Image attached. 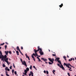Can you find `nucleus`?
<instances>
[{"label":"nucleus","instance_id":"1","mask_svg":"<svg viewBox=\"0 0 76 76\" xmlns=\"http://www.w3.org/2000/svg\"><path fill=\"white\" fill-rule=\"evenodd\" d=\"M40 50L39 53L40 54V55H43L44 53H43V52L42 51V49L41 48H38V50H34V51H35V53H37V52L38 51Z\"/></svg>","mask_w":76,"mask_h":76},{"label":"nucleus","instance_id":"2","mask_svg":"<svg viewBox=\"0 0 76 76\" xmlns=\"http://www.w3.org/2000/svg\"><path fill=\"white\" fill-rule=\"evenodd\" d=\"M9 59V58H7V56L6 55H5L4 56V60L5 62L7 63L8 65H9V62H8V60Z\"/></svg>","mask_w":76,"mask_h":76},{"label":"nucleus","instance_id":"3","mask_svg":"<svg viewBox=\"0 0 76 76\" xmlns=\"http://www.w3.org/2000/svg\"><path fill=\"white\" fill-rule=\"evenodd\" d=\"M0 58H4V56H5V55H4V56L3 55H2V53L1 51H0Z\"/></svg>","mask_w":76,"mask_h":76},{"label":"nucleus","instance_id":"4","mask_svg":"<svg viewBox=\"0 0 76 76\" xmlns=\"http://www.w3.org/2000/svg\"><path fill=\"white\" fill-rule=\"evenodd\" d=\"M22 64L23 65L25 66L26 67H27V65H26V62L25 61H23V62H22Z\"/></svg>","mask_w":76,"mask_h":76},{"label":"nucleus","instance_id":"5","mask_svg":"<svg viewBox=\"0 0 76 76\" xmlns=\"http://www.w3.org/2000/svg\"><path fill=\"white\" fill-rule=\"evenodd\" d=\"M48 60H49V61H50L52 63H53V61H54V59L53 58L52 59H51V58H48Z\"/></svg>","mask_w":76,"mask_h":76},{"label":"nucleus","instance_id":"6","mask_svg":"<svg viewBox=\"0 0 76 76\" xmlns=\"http://www.w3.org/2000/svg\"><path fill=\"white\" fill-rule=\"evenodd\" d=\"M60 67L62 68L63 70H64V68L63 67V65L61 64V66H60Z\"/></svg>","mask_w":76,"mask_h":76},{"label":"nucleus","instance_id":"7","mask_svg":"<svg viewBox=\"0 0 76 76\" xmlns=\"http://www.w3.org/2000/svg\"><path fill=\"white\" fill-rule=\"evenodd\" d=\"M32 56H34L36 57H37V56H38V54L37 53H35V54L34 53L33 54H32Z\"/></svg>","mask_w":76,"mask_h":76},{"label":"nucleus","instance_id":"8","mask_svg":"<svg viewBox=\"0 0 76 76\" xmlns=\"http://www.w3.org/2000/svg\"><path fill=\"white\" fill-rule=\"evenodd\" d=\"M5 70H7V71H10V69L8 68V67H6L5 68Z\"/></svg>","mask_w":76,"mask_h":76},{"label":"nucleus","instance_id":"9","mask_svg":"<svg viewBox=\"0 0 76 76\" xmlns=\"http://www.w3.org/2000/svg\"><path fill=\"white\" fill-rule=\"evenodd\" d=\"M41 59H42V60H44V61H47V59H45L44 58H42Z\"/></svg>","mask_w":76,"mask_h":76},{"label":"nucleus","instance_id":"10","mask_svg":"<svg viewBox=\"0 0 76 76\" xmlns=\"http://www.w3.org/2000/svg\"><path fill=\"white\" fill-rule=\"evenodd\" d=\"M64 66H66V67H68V66H69V65H68V64H66V63H64Z\"/></svg>","mask_w":76,"mask_h":76},{"label":"nucleus","instance_id":"11","mask_svg":"<svg viewBox=\"0 0 76 76\" xmlns=\"http://www.w3.org/2000/svg\"><path fill=\"white\" fill-rule=\"evenodd\" d=\"M5 54H6V55H7H7H8V53H9L8 51H5Z\"/></svg>","mask_w":76,"mask_h":76},{"label":"nucleus","instance_id":"12","mask_svg":"<svg viewBox=\"0 0 76 76\" xmlns=\"http://www.w3.org/2000/svg\"><path fill=\"white\" fill-rule=\"evenodd\" d=\"M57 61L58 62V63H59V64H61V62L59 60H57Z\"/></svg>","mask_w":76,"mask_h":76},{"label":"nucleus","instance_id":"13","mask_svg":"<svg viewBox=\"0 0 76 76\" xmlns=\"http://www.w3.org/2000/svg\"><path fill=\"white\" fill-rule=\"evenodd\" d=\"M2 66L3 67H6V65H5V64H3L2 65Z\"/></svg>","mask_w":76,"mask_h":76},{"label":"nucleus","instance_id":"14","mask_svg":"<svg viewBox=\"0 0 76 76\" xmlns=\"http://www.w3.org/2000/svg\"><path fill=\"white\" fill-rule=\"evenodd\" d=\"M17 50H20V49H19V47L18 46H17Z\"/></svg>","mask_w":76,"mask_h":76},{"label":"nucleus","instance_id":"15","mask_svg":"<svg viewBox=\"0 0 76 76\" xmlns=\"http://www.w3.org/2000/svg\"><path fill=\"white\" fill-rule=\"evenodd\" d=\"M16 53L17 55L18 56V55H19V52H18V51H16Z\"/></svg>","mask_w":76,"mask_h":76},{"label":"nucleus","instance_id":"16","mask_svg":"<svg viewBox=\"0 0 76 76\" xmlns=\"http://www.w3.org/2000/svg\"><path fill=\"white\" fill-rule=\"evenodd\" d=\"M30 74L31 75H34V73H33V72L32 71L30 72Z\"/></svg>","mask_w":76,"mask_h":76},{"label":"nucleus","instance_id":"17","mask_svg":"<svg viewBox=\"0 0 76 76\" xmlns=\"http://www.w3.org/2000/svg\"><path fill=\"white\" fill-rule=\"evenodd\" d=\"M37 58L38 59L39 61H41V60H40V59H39V58L38 57H37Z\"/></svg>","mask_w":76,"mask_h":76},{"label":"nucleus","instance_id":"18","mask_svg":"<svg viewBox=\"0 0 76 76\" xmlns=\"http://www.w3.org/2000/svg\"><path fill=\"white\" fill-rule=\"evenodd\" d=\"M24 72H25V73H27V72H28V71L27 70H26V69L24 70Z\"/></svg>","mask_w":76,"mask_h":76},{"label":"nucleus","instance_id":"19","mask_svg":"<svg viewBox=\"0 0 76 76\" xmlns=\"http://www.w3.org/2000/svg\"><path fill=\"white\" fill-rule=\"evenodd\" d=\"M63 6V4H62L61 5H59V6H60V7H61L62 6Z\"/></svg>","mask_w":76,"mask_h":76},{"label":"nucleus","instance_id":"20","mask_svg":"<svg viewBox=\"0 0 76 76\" xmlns=\"http://www.w3.org/2000/svg\"><path fill=\"white\" fill-rule=\"evenodd\" d=\"M27 71H29V69L28 68V67H27L26 68V69Z\"/></svg>","mask_w":76,"mask_h":76},{"label":"nucleus","instance_id":"21","mask_svg":"<svg viewBox=\"0 0 76 76\" xmlns=\"http://www.w3.org/2000/svg\"><path fill=\"white\" fill-rule=\"evenodd\" d=\"M48 63H49V64H53V63H51L49 62H48Z\"/></svg>","mask_w":76,"mask_h":76},{"label":"nucleus","instance_id":"22","mask_svg":"<svg viewBox=\"0 0 76 76\" xmlns=\"http://www.w3.org/2000/svg\"><path fill=\"white\" fill-rule=\"evenodd\" d=\"M23 75H26H26H27L26 73H26V72H25V73L23 72Z\"/></svg>","mask_w":76,"mask_h":76},{"label":"nucleus","instance_id":"23","mask_svg":"<svg viewBox=\"0 0 76 76\" xmlns=\"http://www.w3.org/2000/svg\"><path fill=\"white\" fill-rule=\"evenodd\" d=\"M32 67V65H31L29 67L30 69H31Z\"/></svg>","mask_w":76,"mask_h":76},{"label":"nucleus","instance_id":"24","mask_svg":"<svg viewBox=\"0 0 76 76\" xmlns=\"http://www.w3.org/2000/svg\"><path fill=\"white\" fill-rule=\"evenodd\" d=\"M52 72L53 73H55V72H56V71L55 70H53Z\"/></svg>","mask_w":76,"mask_h":76},{"label":"nucleus","instance_id":"25","mask_svg":"<svg viewBox=\"0 0 76 76\" xmlns=\"http://www.w3.org/2000/svg\"><path fill=\"white\" fill-rule=\"evenodd\" d=\"M14 73H15V75H17V72H16V71H15L14 72Z\"/></svg>","mask_w":76,"mask_h":76},{"label":"nucleus","instance_id":"26","mask_svg":"<svg viewBox=\"0 0 76 76\" xmlns=\"http://www.w3.org/2000/svg\"><path fill=\"white\" fill-rule=\"evenodd\" d=\"M56 59H57V60H60V58H57Z\"/></svg>","mask_w":76,"mask_h":76},{"label":"nucleus","instance_id":"27","mask_svg":"<svg viewBox=\"0 0 76 76\" xmlns=\"http://www.w3.org/2000/svg\"><path fill=\"white\" fill-rule=\"evenodd\" d=\"M2 58L1 60H2V61H4V58Z\"/></svg>","mask_w":76,"mask_h":76},{"label":"nucleus","instance_id":"28","mask_svg":"<svg viewBox=\"0 0 76 76\" xmlns=\"http://www.w3.org/2000/svg\"><path fill=\"white\" fill-rule=\"evenodd\" d=\"M57 65L58 66H59V67H60V66H61H61H60V64H57Z\"/></svg>","mask_w":76,"mask_h":76},{"label":"nucleus","instance_id":"29","mask_svg":"<svg viewBox=\"0 0 76 76\" xmlns=\"http://www.w3.org/2000/svg\"><path fill=\"white\" fill-rule=\"evenodd\" d=\"M4 44V43H3L2 44H1L0 45H3Z\"/></svg>","mask_w":76,"mask_h":76},{"label":"nucleus","instance_id":"30","mask_svg":"<svg viewBox=\"0 0 76 76\" xmlns=\"http://www.w3.org/2000/svg\"><path fill=\"white\" fill-rule=\"evenodd\" d=\"M6 75L7 76H10L7 73H6Z\"/></svg>","mask_w":76,"mask_h":76},{"label":"nucleus","instance_id":"31","mask_svg":"<svg viewBox=\"0 0 76 76\" xmlns=\"http://www.w3.org/2000/svg\"><path fill=\"white\" fill-rule=\"evenodd\" d=\"M46 73L48 75V71L47 70L46 71Z\"/></svg>","mask_w":76,"mask_h":76},{"label":"nucleus","instance_id":"32","mask_svg":"<svg viewBox=\"0 0 76 76\" xmlns=\"http://www.w3.org/2000/svg\"><path fill=\"white\" fill-rule=\"evenodd\" d=\"M9 53H10V54H12V52H11V51H10L9 52Z\"/></svg>","mask_w":76,"mask_h":76},{"label":"nucleus","instance_id":"33","mask_svg":"<svg viewBox=\"0 0 76 76\" xmlns=\"http://www.w3.org/2000/svg\"><path fill=\"white\" fill-rule=\"evenodd\" d=\"M12 66H10V69H12Z\"/></svg>","mask_w":76,"mask_h":76},{"label":"nucleus","instance_id":"34","mask_svg":"<svg viewBox=\"0 0 76 76\" xmlns=\"http://www.w3.org/2000/svg\"><path fill=\"white\" fill-rule=\"evenodd\" d=\"M13 64V67L14 68H15V65L14 64Z\"/></svg>","mask_w":76,"mask_h":76},{"label":"nucleus","instance_id":"35","mask_svg":"<svg viewBox=\"0 0 76 76\" xmlns=\"http://www.w3.org/2000/svg\"><path fill=\"white\" fill-rule=\"evenodd\" d=\"M52 55L53 56H56V54H53Z\"/></svg>","mask_w":76,"mask_h":76},{"label":"nucleus","instance_id":"36","mask_svg":"<svg viewBox=\"0 0 76 76\" xmlns=\"http://www.w3.org/2000/svg\"><path fill=\"white\" fill-rule=\"evenodd\" d=\"M5 49H6V47H7V45H5Z\"/></svg>","mask_w":76,"mask_h":76},{"label":"nucleus","instance_id":"37","mask_svg":"<svg viewBox=\"0 0 76 76\" xmlns=\"http://www.w3.org/2000/svg\"><path fill=\"white\" fill-rule=\"evenodd\" d=\"M32 58H34V56H33V55H32Z\"/></svg>","mask_w":76,"mask_h":76},{"label":"nucleus","instance_id":"38","mask_svg":"<svg viewBox=\"0 0 76 76\" xmlns=\"http://www.w3.org/2000/svg\"><path fill=\"white\" fill-rule=\"evenodd\" d=\"M20 60L21 61L22 63V62H23V61H22V59L20 58Z\"/></svg>","mask_w":76,"mask_h":76},{"label":"nucleus","instance_id":"39","mask_svg":"<svg viewBox=\"0 0 76 76\" xmlns=\"http://www.w3.org/2000/svg\"><path fill=\"white\" fill-rule=\"evenodd\" d=\"M44 72L45 73H46V71H45V70H44Z\"/></svg>","mask_w":76,"mask_h":76},{"label":"nucleus","instance_id":"40","mask_svg":"<svg viewBox=\"0 0 76 76\" xmlns=\"http://www.w3.org/2000/svg\"><path fill=\"white\" fill-rule=\"evenodd\" d=\"M63 58H66L65 56H63Z\"/></svg>","mask_w":76,"mask_h":76},{"label":"nucleus","instance_id":"41","mask_svg":"<svg viewBox=\"0 0 76 76\" xmlns=\"http://www.w3.org/2000/svg\"><path fill=\"white\" fill-rule=\"evenodd\" d=\"M14 71H15V70H14V69H13L12 70V72H14Z\"/></svg>","mask_w":76,"mask_h":76},{"label":"nucleus","instance_id":"42","mask_svg":"<svg viewBox=\"0 0 76 76\" xmlns=\"http://www.w3.org/2000/svg\"><path fill=\"white\" fill-rule=\"evenodd\" d=\"M21 50H23V47H21Z\"/></svg>","mask_w":76,"mask_h":76},{"label":"nucleus","instance_id":"43","mask_svg":"<svg viewBox=\"0 0 76 76\" xmlns=\"http://www.w3.org/2000/svg\"><path fill=\"white\" fill-rule=\"evenodd\" d=\"M68 76H70V74H69V73H68Z\"/></svg>","mask_w":76,"mask_h":76},{"label":"nucleus","instance_id":"44","mask_svg":"<svg viewBox=\"0 0 76 76\" xmlns=\"http://www.w3.org/2000/svg\"><path fill=\"white\" fill-rule=\"evenodd\" d=\"M29 76H31V74L30 73V74H29Z\"/></svg>","mask_w":76,"mask_h":76},{"label":"nucleus","instance_id":"45","mask_svg":"<svg viewBox=\"0 0 76 76\" xmlns=\"http://www.w3.org/2000/svg\"><path fill=\"white\" fill-rule=\"evenodd\" d=\"M28 57H28V55H27V56H26V58H28Z\"/></svg>","mask_w":76,"mask_h":76},{"label":"nucleus","instance_id":"46","mask_svg":"<svg viewBox=\"0 0 76 76\" xmlns=\"http://www.w3.org/2000/svg\"><path fill=\"white\" fill-rule=\"evenodd\" d=\"M33 60L34 61H35V58H33Z\"/></svg>","mask_w":76,"mask_h":76},{"label":"nucleus","instance_id":"47","mask_svg":"<svg viewBox=\"0 0 76 76\" xmlns=\"http://www.w3.org/2000/svg\"><path fill=\"white\" fill-rule=\"evenodd\" d=\"M69 70H70V71H72V69H69Z\"/></svg>","mask_w":76,"mask_h":76},{"label":"nucleus","instance_id":"48","mask_svg":"<svg viewBox=\"0 0 76 76\" xmlns=\"http://www.w3.org/2000/svg\"><path fill=\"white\" fill-rule=\"evenodd\" d=\"M33 67L34 68V69H35L36 68L35 66H34Z\"/></svg>","mask_w":76,"mask_h":76},{"label":"nucleus","instance_id":"49","mask_svg":"<svg viewBox=\"0 0 76 76\" xmlns=\"http://www.w3.org/2000/svg\"><path fill=\"white\" fill-rule=\"evenodd\" d=\"M68 64V66L69 65V66H70V64Z\"/></svg>","mask_w":76,"mask_h":76},{"label":"nucleus","instance_id":"50","mask_svg":"<svg viewBox=\"0 0 76 76\" xmlns=\"http://www.w3.org/2000/svg\"><path fill=\"white\" fill-rule=\"evenodd\" d=\"M28 59L29 60H30V59H29V57H28Z\"/></svg>","mask_w":76,"mask_h":76},{"label":"nucleus","instance_id":"51","mask_svg":"<svg viewBox=\"0 0 76 76\" xmlns=\"http://www.w3.org/2000/svg\"><path fill=\"white\" fill-rule=\"evenodd\" d=\"M69 61H71V60H70V59H69Z\"/></svg>","mask_w":76,"mask_h":76},{"label":"nucleus","instance_id":"52","mask_svg":"<svg viewBox=\"0 0 76 76\" xmlns=\"http://www.w3.org/2000/svg\"><path fill=\"white\" fill-rule=\"evenodd\" d=\"M25 55L26 56L27 55V53H26L25 54Z\"/></svg>","mask_w":76,"mask_h":76},{"label":"nucleus","instance_id":"53","mask_svg":"<svg viewBox=\"0 0 76 76\" xmlns=\"http://www.w3.org/2000/svg\"><path fill=\"white\" fill-rule=\"evenodd\" d=\"M1 76H3V74H1Z\"/></svg>","mask_w":76,"mask_h":76},{"label":"nucleus","instance_id":"54","mask_svg":"<svg viewBox=\"0 0 76 76\" xmlns=\"http://www.w3.org/2000/svg\"><path fill=\"white\" fill-rule=\"evenodd\" d=\"M45 63L46 64H47V63H48L47 62H45Z\"/></svg>","mask_w":76,"mask_h":76},{"label":"nucleus","instance_id":"55","mask_svg":"<svg viewBox=\"0 0 76 76\" xmlns=\"http://www.w3.org/2000/svg\"><path fill=\"white\" fill-rule=\"evenodd\" d=\"M68 68H69V69L70 68V67L69 66H68Z\"/></svg>","mask_w":76,"mask_h":76},{"label":"nucleus","instance_id":"56","mask_svg":"<svg viewBox=\"0 0 76 76\" xmlns=\"http://www.w3.org/2000/svg\"><path fill=\"white\" fill-rule=\"evenodd\" d=\"M57 59H55V61H56L57 62Z\"/></svg>","mask_w":76,"mask_h":76},{"label":"nucleus","instance_id":"57","mask_svg":"<svg viewBox=\"0 0 76 76\" xmlns=\"http://www.w3.org/2000/svg\"><path fill=\"white\" fill-rule=\"evenodd\" d=\"M67 57H68V58H69V56H68V55H67Z\"/></svg>","mask_w":76,"mask_h":76},{"label":"nucleus","instance_id":"58","mask_svg":"<svg viewBox=\"0 0 76 76\" xmlns=\"http://www.w3.org/2000/svg\"><path fill=\"white\" fill-rule=\"evenodd\" d=\"M73 60H75V59L74 58H73Z\"/></svg>","mask_w":76,"mask_h":76},{"label":"nucleus","instance_id":"59","mask_svg":"<svg viewBox=\"0 0 76 76\" xmlns=\"http://www.w3.org/2000/svg\"><path fill=\"white\" fill-rule=\"evenodd\" d=\"M70 69H72V68L71 67H69Z\"/></svg>","mask_w":76,"mask_h":76},{"label":"nucleus","instance_id":"60","mask_svg":"<svg viewBox=\"0 0 76 76\" xmlns=\"http://www.w3.org/2000/svg\"><path fill=\"white\" fill-rule=\"evenodd\" d=\"M18 51H19V52L20 53L21 52H20V50H18Z\"/></svg>","mask_w":76,"mask_h":76},{"label":"nucleus","instance_id":"61","mask_svg":"<svg viewBox=\"0 0 76 76\" xmlns=\"http://www.w3.org/2000/svg\"><path fill=\"white\" fill-rule=\"evenodd\" d=\"M71 60L72 61V58H71Z\"/></svg>","mask_w":76,"mask_h":76},{"label":"nucleus","instance_id":"62","mask_svg":"<svg viewBox=\"0 0 76 76\" xmlns=\"http://www.w3.org/2000/svg\"><path fill=\"white\" fill-rule=\"evenodd\" d=\"M35 69L36 70H37V68H35Z\"/></svg>","mask_w":76,"mask_h":76},{"label":"nucleus","instance_id":"63","mask_svg":"<svg viewBox=\"0 0 76 76\" xmlns=\"http://www.w3.org/2000/svg\"><path fill=\"white\" fill-rule=\"evenodd\" d=\"M31 76H34V75H32Z\"/></svg>","mask_w":76,"mask_h":76},{"label":"nucleus","instance_id":"64","mask_svg":"<svg viewBox=\"0 0 76 76\" xmlns=\"http://www.w3.org/2000/svg\"><path fill=\"white\" fill-rule=\"evenodd\" d=\"M75 59L76 60V58H75Z\"/></svg>","mask_w":76,"mask_h":76}]
</instances>
